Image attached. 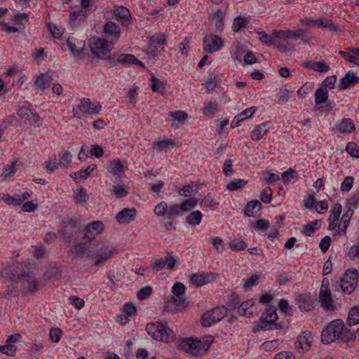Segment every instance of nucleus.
Wrapping results in <instances>:
<instances>
[{
    "instance_id": "ddd939ff",
    "label": "nucleus",
    "mask_w": 359,
    "mask_h": 359,
    "mask_svg": "<svg viewBox=\"0 0 359 359\" xmlns=\"http://www.w3.org/2000/svg\"><path fill=\"white\" fill-rule=\"evenodd\" d=\"M215 278V275L212 272L196 273L189 276V283L194 286L201 287L212 282Z\"/></svg>"
},
{
    "instance_id": "7ed1b4c3",
    "label": "nucleus",
    "mask_w": 359,
    "mask_h": 359,
    "mask_svg": "<svg viewBox=\"0 0 359 359\" xmlns=\"http://www.w3.org/2000/svg\"><path fill=\"white\" fill-rule=\"evenodd\" d=\"M114 253V249L111 245L105 242L99 241L86 256L90 257L95 264H99L110 259Z\"/></svg>"
},
{
    "instance_id": "a18cd8bd",
    "label": "nucleus",
    "mask_w": 359,
    "mask_h": 359,
    "mask_svg": "<svg viewBox=\"0 0 359 359\" xmlns=\"http://www.w3.org/2000/svg\"><path fill=\"white\" fill-rule=\"evenodd\" d=\"M347 322L349 325L359 323V305L353 306L348 313Z\"/></svg>"
},
{
    "instance_id": "79ce46f5",
    "label": "nucleus",
    "mask_w": 359,
    "mask_h": 359,
    "mask_svg": "<svg viewBox=\"0 0 359 359\" xmlns=\"http://www.w3.org/2000/svg\"><path fill=\"white\" fill-rule=\"evenodd\" d=\"M198 187L194 183H191L184 186L179 191L178 194L184 197H190L198 193Z\"/></svg>"
},
{
    "instance_id": "a211bd4d",
    "label": "nucleus",
    "mask_w": 359,
    "mask_h": 359,
    "mask_svg": "<svg viewBox=\"0 0 359 359\" xmlns=\"http://www.w3.org/2000/svg\"><path fill=\"white\" fill-rule=\"evenodd\" d=\"M67 45L74 56L81 57L86 46V43L84 41L74 36H69L67 40Z\"/></svg>"
},
{
    "instance_id": "f3484780",
    "label": "nucleus",
    "mask_w": 359,
    "mask_h": 359,
    "mask_svg": "<svg viewBox=\"0 0 359 359\" xmlns=\"http://www.w3.org/2000/svg\"><path fill=\"white\" fill-rule=\"evenodd\" d=\"M222 46L223 41L218 36L210 34L204 38L203 48L208 53L219 51Z\"/></svg>"
},
{
    "instance_id": "864d4df0",
    "label": "nucleus",
    "mask_w": 359,
    "mask_h": 359,
    "mask_svg": "<svg viewBox=\"0 0 359 359\" xmlns=\"http://www.w3.org/2000/svg\"><path fill=\"white\" fill-rule=\"evenodd\" d=\"M198 204V199L196 198H189L184 200L180 204L182 212H187L194 209Z\"/></svg>"
},
{
    "instance_id": "a19ab883",
    "label": "nucleus",
    "mask_w": 359,
    "mask_h": 359,
    "mask_svg": "<svg viewBox=\"0 0 359 359\" xmlns=\"http://www.w3.org/2000/svg\"><path fill=\"white\" fill-rule=\"evenodd\" d=\"M117 62L123 65L138 64L140 66L144 67L142 62L137 60L135 57L131 54H121L118 55Z\"/></svg>"
},
{
    "instance_id": "f8f14e48",
    "label": "nucleus",
    "mask_w": 359,
    "mask_h": 359,
    "mask_svg": "<svg viewBox=\"0 0 359 359\" xmlns=\"http://www.w3.org/2000/svg\"><path fill=\"white\" fill-rule=\"evenodd\" d=\"M78 109L86 115L93 117L100 113L102 105L100 103L93 104L88 98H82Z\"/></svg>"
},
{
    "instance_id": "ea45409f",
    "label": "nucleus",
    "mask_w": 359,
    "mask_h": 359,
    "mask_svg": "<svg viewBox=\"0 0 359 359\" xmlns=\"http://www.w3.org/2000/svg\"><path fill=\"white\" fill-rule=\"evenodd\" d=\"M337 129L343 133H351L355 130V125L351 118H344L339 123Z\"/></svg>"
},
{
    "instance_id": "393cba45",
    "label": "nucleus",
    "mask_w": 359,
    "mask_h": 359,
    "mask_svg": "<svg viewBox=\"0 0 359 359\" xmlns=\"http://www.w3.org/2000/svg\"><path fill=\"white\" fill-rule=\"evenodd\" d=\"M126 166L118 160L114 159L109 162L108 171L115 177L119 178L124 175Z\"/></svg>"
},
{
    "instance_id": "4468645a",
    "label": "nucleus",
    "mask_w": 359,
    "mask_h": 359,
    "mask_svg": "<svg viewBox=\"0 0 359 359\" xmlns=\"http://www.w3.org/2000/svg\"><path fill=\"white\" fill-rule=\"evenodd\" d=\"M177 263L178 260L175 256L168 255L165 257L154 260L151 263V266L157 271L163 269L172 270Z\"/></svg>"
},
{
    "instance_id": "5fc2aeb1",
    "label": "nucleus",
    "mask_w": 359,
    "mask_h": 359,
    "mask_svg": "<svg viewBox=\"0 0 359 359\" xmlns=\"http://www.w3.org/2000/svg\"><path fill=\"white\" fill-rule=\"evenodd\" d=\"M114 14L118 20H127L130 17L129 10L124 6L116 7Z\"/></svg>"
},
{
    "instance_id": "f03ea898",
    "label": "nucleus",
    "mask_w": 359,
    "mask_h": 359,
    "mask_svg": "<svg viewBox=\"0 0 359 359\" xmlns=\"http://www.w3.org/2000/svg\"><path fill=\"white\" fill-rule=\"evenodd\" d=\"M213 341L212 336H208L202 339L188 338L181 341L180 346L182 350L194 355H198L205 352Z\"/></svg>"
},
{
    "instance_id": "6ab92c4d",
    "label": "nucleus",
    "mask_w": 359,
    "mask_h": 359,
    "mask_svg": "<svg viewBox=\"0 0 359 359\" xmlns=\"http://www.w3.org/2000/svg\"><path fill=\"white\" fill-rule=\"evenodd\" d=\"M104 230V224L100 221H95L88 224L85 228L84 236L92 239L100 235Z\"/></svg>"
},
{
    "instance_id": "bb28decb",
    "label": "nucleus",
    "mask_w": 359,
    "mask_h": 359,
    "mask_svg": "<svg viewBox=\"0 0 359 359\" xmlns=\"http://www.w3.org/2000/svg\"><path fill=\"white\" fill-rule=\"evenodd\" d=\"M278 318L276 310L273 306H267L265 312L262 315L261 320L264 327L266 328L267 325H271Z\"/></svg>"
},
{
    "instance_id": "473e14b6",
    "label": "nucleus",
    "mask_w": 359,
    "mask_h": 359,
    "mask_svg": "<svg viewBox=\"0 0 359 359\" xmlns=\"http://www.w3.org/2000/svg\"><path fill=\"white\" fill-rule=\"evenodd\" d=\"M188 303L184 297V295L181 296H172L171 302H169L168 306L172 311L181 310L187 306Z\"/></svg>"
},
{
    "instance_id": "6e6552de",
    "label": "nucleus",
    "mask_w": 359,
    "mask_h": 359,
    "mask_svg": "<svg viewBox=\"0 0 359 359\" xmlns=\"http://www.w3.org/2000/svg\"><path fill=\"white\" fill-rule=\"evenodd\" d=\"M227 309L224 306H218L203 313L201 316V325L210 327L221 320L226 314Z\"/></svg>"
},
{
    "instance_id": "6e6d98bb",
    "label": "nucleus",
    "mask_w": 359,
    "mask_h": 359,
    "mask_svg": "<svg viewBox=\"0 0 359 359\" xmlns=\"http://www.w3.org/2000/svg\"><path fill=\"white\" fill-rule=\"evenodd\" d=\"M296 177V171L292 168H289L282 173V180L284 184H291L294 182Z\"/></svg>"
},
{
    "instance_id": "b1692460",
    "label": "nucleus",
    "mask_w": 359,
    "mask_h": 359,
    "mask_svg": "<svg viewBox=\"0 0 359 359\" xmlns=\"http://www.w3.org/2000/svg\"><path fill=\"white\" fill-rule=\"evenodd\" d=\"M306 31L302 29H297L295 31L290 30H275V36L278 39H298L301 36L304 34Z\"/></svg>"
},
{
    "instance_id": "4c0bfd02",
    "label": "nucleus",
    "mask_w": 359,
    "mask_h": 359,
    "mask_svg": "<svg viewBox=\"0 0 359 359\" xmlns=\"http://www.w3.org/2000/svg\"><path fill=\"white\" fill-rule=\"evenodd\" d=\"M315 104L320 105L327 102L328 99V90L319 88L315 92Z\"/></svg>"
},
{
    "instance_id": "0eeeda50",
    "label": "nucleus",
    "mask_w": 359,
    "mask_h": 359,
    "mask_svg": "<svg viewBox=\"0 0 359 359\" xmlns=\"http://www.w3.org/2000/svg\"><path fill=\"white\" fill-rule=\"evenodd\" d=\"M319 303L324 310L334 311L335 309L330 290V283L327 278L322 281L319 292Z\"/></svg>"
},
{
    "instance_id": "774afa93",
    "label": "nucleus",
    "mask_w": 359,
    "mask_h": 359,
    "mask_svg": "<svg viewBox=\"0 0 359 359\" xmlns=\"http://www.w3.org/2000/svg\"><path fill=\"white\" fill-rule=\"evenodd\" d=\"M348 257L353 261H359V243L351 246L348 251Z\"/></svg>"
},
{
    "instance_id": "2f4dec72",
    "label": "nucleus",
    "mask_w": 359,
    "mask_h": 359,
    "mask_svg": "<svg viewBox=\"0 0 359 359\" xmlns=\"http://www.w3.org/2000/svg\"><path fill=\"white\" fill-rule=\"evenodd\" d=\"M90 197L87 193V191L83 187H80L74 191L73 201L77 204L82 205L87 203Z\"/></svg>"
},
{
    "instance_id": "7c9ffc66",
    "label": "nucleus",
    "mask_w": 359,
    "mask_h": 359,
    "mask_svg": "<svg viewBox=\"0 0 359 359\" xmlns=\"http://www.w3.org/2000/svg\"><path fill=\"white\" fill-rule=\"evenodd\" d=\"M262 204L257 200H252L248 202L244 208V213L248 217H255L261 210Z\"/></svg>"
},
{
    "instance_id": "f257e3e1",
    "label": "nucleus",
    "mask_w": 359,
    "mask_h": 359,
    "mask_svg": "<svg viewBox=\"0 0 359 359\" xmlns=\"http://www.w3.org/2000/svg\"><path fill=\"white\" fill-rule=\"evenodd\" d=\"M146 330L149 336L155 340L168 343L175 339V333L164 322L156 321L148 323Z\"/></svg>"
},
{
    "instance_id": "052dcab7",
    "label": "nucleus",
    "mask_w": 359,
    "mask_h": 359,
    "mask_svg": "<svg viewBox=\"0 0 359 359\" xmlns=\"http://www.w3.org/2000/svg\"><path fill=\"white\" fill-rule=\"evenodd\" d=\"M167 210L168 204L163 201L155 206L154 211L157 216L167 217Z\"/></svg>"
},
{
    "instance_id": "58836bf2",
    "label": "nucleus",
    "mask_w": 359,
    "mask_h": 359,
    "mask_svg": "<svg viewBox=\"0 0 359 359\" xmlns=\"http://www.w3.org/2000/svg\"><path fill=\"white\" fill-rule=\"evenodd\" d=\"M255 302L252 299H248L241 304L238 307V313L242 316H251L252 315V307L253 306Z\"/></svg>"
},
{
    "instance_id": "49530a36",
    "label": "nucleus",
    "mask_w": 359,
    "mask_h": 359,
    "mask_svg": "<svg viewBox=\"0 0 359 359\" xmlns=\"http://www.w3.org/2000/svg\"><path fill=\"white\" fill-rule=\"evenodd\" d=\"M51 81V76L48 74H41L36 79L35 84L40 88H46Z\"/></svg>"
},
{
    "instance_id": "412c9836",
    "label": "nucleus",
    "mask_w": 359,
    "mask_h": 359,
    "mask_svg": "<svg viewBox=\"0 0 359 359\" xmlns=\"http://www.w3.org/2000/svg\"><path fill=\"white\" fill-rule=\"evenodd\" d=\"M224 13L222 10H217L210 14L209 20L212 27H215L216 31H222L224 26Z\"/></svg>"
},
{
    "instance_id": "338daca9",
    "label": "nucleus",
    "mask_w": 359,
    "mask_h": 359,
    "mask_svg": "<svg viewBox=\"0 0 359 359\" xmlns=\"http://www.w3.org/2000/svg\"><path fill=\"white\" fill-rule=\"evenodd\" d=\"M353 184V177L351 176H347L341 184V190L342 191H349L351 189Z\"/></svg>"
},
{
    "instance_id": "de8ad7c7",
    "label": "nucleus",
    "mask_w": 359,
    "mask_h": 359,
    "mask_svg": "<svg viewBox=\"0 0 359 359\" xmlns=\"http://www.w3.org/2000/svg\"><path fill=\"white\" fill-rule=\"evenodd\" d=\"M202 213L199 210H194L187 217V222L193 226L200 224L202 219Z\"/></svg>"
},
{
    "instance_id": "aec40b11",
    "label": "nucleus",
    "mask_w": 359,
    "mask_h": 359,
    "mask_svg": "<svg viewBox=\"0 0 359 359\" xmlns=\"http://www.w3.org/2000/svg\"><path fill=\"white\" fill-rule=\"evenodd\" d=\"M359 82V77L353 72H348L339 81V90H345L355 86Z\"/></svg>"
},
{
    "instance_id": "39448f33",
    "label": "nucleus",
    "mask_w": 359,
    "mask_h": 359,
    "mask_svg": "<svg viewBox=\"0 0 359 359\" xmlns=\"http://www.w3.org/2000/svg\"><path fill=\"white\" fill-rule=\"evenodd\" d=\"M341 210L342 206L340 203H335L332 205L330 215L328 218V228L330 230H336L337 234L344 236L346 234L347 229H344V231H343L341 226V224L344 222L343 216L339 220Z\"/></svg>"
},
{
    "instance_id": "0e129e2a",
    "label": "nucleus",
    "mask_w": 359,
    "mask_h": 359,
    "mask_svg": "<svg viewBox=\"0 0 359 359\" xmlns=\"http://www.w3.org/2000/svg\"><path fill=\"white\" fill-rule=\"evenodd\" d=\"M260 199L264 203H269L272 199V191L269 187L264 188L260 194Z\"/></svg>"
},
{
    "instance_id": "c9c22d12",
    "label": "nucleus",
    "mask_w": 359,
    "mask_h": 359,
    "mask_svg": "<svg viewBox=\"0 0 359 359\" xmlns=\"http://www.w3.org/2000/svg\"><path fill=\"white\" fill-rule=\"evenodd\" d=\"M154 145L158 150L166 151L168 149L175 147V143L173 140L163 137V139L156 141Z\"/></svg>"
},
{
    "instance_id": "5701e85b",
    "label": "nucleus",
    "mask_w": 359,
    "mask_h": 359,
    "mask_svg": "<svg viewBox=\"0 0 359 359\" xmlns=\"http://www.w3.org/2000/svg\"><path fill=\"white\" fill-rule=\"evenodd\" d=\"M104 32L112 41H117L121 35V29L113 22H107L104 26Z\"/></svg>"
},
{
    "instance_id": "c03bdc74",
    "label": "nucleus",
    "mask_w": 359,
    "mask_h": 359,
    "mask_svg": "<svg viewBox=\"0 0 359 359\" xmlns=\"http://www.w3.org/2000/svg\"><path fill=\"white\" fill-rule=\"evenodd\" d=\"M259 276L257 274H252L249 277L242 280V283L245 290H250L252 287L259 283Z\"/></svg>"
},
{
    "instance_id": "69168bd1",
    "label": "nucleus",
    "mask_w": 359,
    "mask_h": 359,
    "mask_svg": "<svg viewBox=\"0 0 359 359\" xmlns=\"http://www.w3.org/2000/svg\"><path fill=\"white\" fill-rule=\"evenodd\" d=\"M62 330L60 328H51L49 331L50 339L55 343H57L62 336Z\"/></svg>"
},
{
    "instance_id": "c756f323",
    "label": "nucleus",
    "mask_w": 359,
    "mask_h": 359,
    "mask_svg": "<svg viewBox=\"0 0 359 359\" xmlns=\"http://www.w3.org/2000/svg\"><path fill=\"white\" fill-rule=\"evenodd\" d=\"M21 287L27 289L29 292H34L38 289V283L34 278L31 276H22L20 278Z\"/></svg>"
},
{
    "instance_id": "bf43d9fd",
    "label": "nucleus",
    "mask_w": 359,
    "mask_h": 359,
    "mask_svg": "<svg viewBox=\"0 0 359 359\" xmlns=\"http://www.w3.org/2000/svg\"><path fill=\"white\" fill-rule=\"evenodd\" d=\"M348 154L354 158H359V146L355 142H348L346 147Z\"/></svg>"
},
{
    "instance_id": "4be33fe9",
    "label": "nucleus",
    "mask_w": 359,
    "mask_h": 359,
    "mask_svg": "<svg viewBox=\"0 0 359 359\" xmlns=\"http://www.w3.org/2000/svg\"><path fill=\"white\" fill-rule=\"evenodd\" d=\"M135 208H123L116 216L117 222L120 224H128L136 216Z\"/></svg>"
},
{
    "instance_id": "1a4fd4ad",
    "label": "nucleus",
    "mask_w": 359,
    "mask_h": 359,
    "mask_svg": "<svg viewBox=\"0 0 359 359\" xmlns=\"http://www.w3.org/2000/svg\"><path fill=\"white\" fill-rule=\"evenodd\" d=\"M89 46L92 53L99 57L109 53L112 48L113 43L104 39L94 38L90 39Z\"/></svg>"
},
{
    "instance_id": "72a5a7b5",
    "label": "nucleus",
    "mask_w": 359,
    "mask_h": 359,
    "mask_svg": "<svg viewBox=\"0 0 359 359\" xmlns=\"http://www.w3.org/2000/svg\"><path fill=\"white\" fill-rule=\"evenodd\" d=\"M8 20H11V25L5 22H0V25L2 29L8 33H15L18 32L21 24H20L15 19V15L11 16Z\"/></svg>"
},
{
    "instance_id": "e433bc0d",
    "label": "nucleus",
    "mask_w": 359,
    "mask_h": 359,
    "mask_svg": "<svg viewBox=\"0 0 359 359\" xmlns=\"http://www.w3.org/2000/svg\"><path fill=\"white\" fill-rule=\"evenodd\" d=\"M229 247L232 251L238 252L245 250L248 244L241 238H233L229 241Z\"/></svg>"
},
{
    "instance_id": "c85d7f7f",
    "label": "nucleus",
    "mask_w": 359,
    "mask_h": 359,
    "mask_svg": "<svg viewBox=\"0 0 359 359\" xmlns=\"http://www.w3.org/2000/svg\"><path fill=\"white\" fill-rule=\"evenodd\" d=\"M256 111H257L256 107H248V108L244 109L243 111H242L241 113H239L234 117V118L231 123V125L235 127L238 126V124L241 121H243L245 119L251 118L254 115V114L256 112Z\"/></svg>"
},
{
    "instance_id": "9d476101",
    "label": "nucleus",
    "mask_w": 359,
    "mask_h": 359,
    "mask_svg": "<svg viewBox=\"0 0 359 359\" xmlns=\"http://www.w3.org/2000/svg\"><path fill=\"white\" fill-rule=\"evenodd\" d=\"M313 338L309 331H303L297 337L294 348L299 352H307L311 349Z\"/></svg>"
},
{
    "instance_id": "8fccbe9b",
    "label": "nucleus",
    "mask_w": 359,
    "mask_h": 359,
    "mask_svg": "<svg viewBox=\"0 0 359 359\" xmlns=\"http://www.w3.org/2000/svg\"><path fill=\"white\" fill-rule=\"evenodd\" d=\"M151 88L154 92L162 93L165 90V83L152 76L151 78Z\"/></svg>"
},
{
    "instance_id": "20e7f679",
    "label": "nucleus",
    "mask_w": 359,
    "mask_h": 359,
    "mask_svg": "<svg viewBox=\"0 0 359 359\" xmlns=\"http://www.w3.org/2000/svg\"><path fill=\"white\" fill-rule=\"evenodd\" d=\"M344 327L341 320H334L330 322L322 331L321 339L325 344H329L340 338Z\"/></svg>"
},
{
    "instance_id": "09e8293b",
    "label": "nucleus",
    "mask_w": 359,
    "mask_h": 359,
    "mask_svg": "<svg viewBox=\"0 0 359 359\" xmlns=\"http://www.w3.org/2000/svg\"><path fill=\"white\" fill-rule=\"evenodd\" d=\"M249 23V19L245 17L238 16L234 18L232 29L233 32H239L243 27Z\"/></svg>"
},
{
    "instance_id": "a878e982",
    "label": "nucleus",
    "mask_w": 359,
    "mask_h": 359,
    "mask_svg": "<svg viewBox=\"0 0 359 359\" xmlns=\"http://www.w3.org/2000/svg\"><path fill=\"white\" fill-rule=\"evenodd\" d=\"M269 122H264L256 126L251 132V139L255 141L261 140L269 132Z\"/></svg>"
},
{
    "instance_id": "680f3d73",
    "label": "nucleus",
    "mask_w": 359,
    "mask_h": 359,
    "mask_svg": "<svg viewBox=\"0 0 359 359\" xmlns=\"http://www.w3.org/2000/svg\"><path fill=\"white\" fill-rule=\"evenodd\" d=\"M246 184L247 182L243 180H237L236 181H232L228 183L226 185V189L229 191H236L238 189L244 187Z\"/></svg>"
},
{
    "instance_id": "37998d69",
    "label": "nucleus",
    "mask_w": 359,
    "mask_h": 359,
    "mask_svg": "<svg viewBox=\"0 0 359 359\" xmlns=\"http://www.w3.org/2000/svg\"><path fill=\"white\" fill-rule=\"evenodd\" d=\"M111 191L116 198H123L128 194V187L124 184H117L112 187Z\"/></svg>"
},
{
    "instance_id": "e2e57ef3",
    "label": "nucleus",
    "mask_w": 359,
    "mask_h": 359,
    "mask_svg": "<svg viewBox=\"0 0 359 359\" xmlns=\"http://www.w3.org/2000/svg\"><path fill=\"white\" fill-rule=\"evenodd\" d=\"M253 226L257 232L266 231L269 228V221L266 219H258L253 224Z\"/></svg>"
},
{
    "instance_id": "dca6fc26",
    "label": "nucleus",
    "mask_w": 359,
    "mask_h": 359,
    "mask_svg": "<svg viewBox=\"0 0 359 359\" xmlns=\"http://www.w3.org/2000/svg\"><path fill=\"white\" fill-rule=\"evenodd\" d=\"M137 314V309L134 304L131 303L125 304L121 310V314L118 316L116 321L121 325H125L132 318Z\"/></svg>"
},
{
    "instance_id": "603ef678",
    "label": "nucleus",
    "mask_w": 359,
    "mask_h": 359,
    "mask_svg": "<svg viewBox=\"0 0 359 359\" xmlns=\"http://www.w3.org/2000/svg\"><path fill=\"white\" fill-rule=\"evenodd\" d=\"M319 222L318 220H315L311 222L310 223L304 225L302 229V232L307 236H311L313 234V233L319 229Z\"/></svg>"
},
{
    "instance_id": "13d9d810",
    "label": "nucleus",
    "mask_w": 359,
    "mask_h": 359,
    "mask_svg": "<svg viewBox=\"0 0 359 359\" xmlns=\"http://www.w3.org/2000/svg\"><path fill=\"white\" fill-rule=\"evenodd\" d=\"M219 205V203L212 198H205L201 202V207L205 211L210 209H215Z\"/></svg>"
},
{
    "instance_id": "4d7b16f0",
    "label": "nucleus",
    "mask_w": 359,
    "mask_h": 359,
    "mask_svg": "<svg viewBox=\"0 0 359 359\" xmlns=\"http://www.w3.org/2000/svg\"><path fill=\"white\" fill-rule=\"evenodd\" d=\"M182 212L180 205L173 204L168 206L167 218H174Z\"/></svg>"
},
{
    "instance_id": "f704fd0d",
    "label": "nucleus",
    "mask_w": 359,
    "mask_h": 359,
    "mask_svg": "<svg viewBox=\"0 0 359 359\" xmlns=\"http://www.w3.org/2000/svg\"><path fill=\"white\" fill-rule=\"evenodd\" d=\"M256 32L259 36L260 41L264 44L271 46L274 44L277 41V37L275 36V30H273L272 34L270 35L260 29L256 30Z\"/></svg>"
},
{
    "instance_id": "2eb2a0df",
    "label": "nucleus",
    "mask_w": 359,
    "mask_h": 359,
    "mask_svg": "<svg viewBox=\"0 0 359 359\" xmlns=\"http://www.w3.org/2000/svg\"><path fill=\"white\" fill-rule=\"evenodd\" d=\"M21 337L20 334L8 336L6 341V344L0 346V352L8 356L15 355L17 351V346L15 344L20 341Z\"/></svg>"
},
{
    "instance_id": "9b49d317",
    "label": "nucleus",
    "mask_w": 359,
    "mask_h": 359,
    "mask_svg": "<svg viewBox=\"0 0 359 359\" xmlns=\"http://www.w3.org/2000/svg\"><path fill=\"white\" fill-rule=\"evenodd\" d=\"M359 203V197L356 195L348 196L346 201V207L347 208L343 215L344 223L341 224L343 231L344 229H347L349 225L350 219L353 214V210L355 209Z\"/></svg>"
},
{
    "instance_id": "3c124183",
    "label": "nucleus",
    "mask_w": 359,
    "mask_h": 359,
    "mask_svg": "<svg viewBox=\"0 0 359 359\" xmlns=\"http://www.w3.org/2000/svg\"><path fill=\"white\" fill-rule=\"evenodd\" d=\"M48 27L51 35L57 39H60L65 32V28L63 27L55 24L48 23Z\"/></svg>"
},
{
    "instance_id": "423d86ee",
    "label": "nucleus",
    "mask_w": 359,
    "mask_h": 359,
    "mask_svg": "<svg viewBox=\"0 0 359 359\" xmlns=\"http://www.w3.org/2000/svg\"><path fill=\"white\" fill-rule=\"evenodd\" d=\"M358 272L356 269L347 270L340 280V287L344 293L351 294L356 288Z\"/></svg>"
},
{
    "instance_id": "cd10ccee",
    "label": "nucleus",
    "mask_w": 359,
    "mask_h": 359,
    "mask_svg": "<svg viewBox=\"0 0 359 359\" xmlns=\"http://www.w3.org/2000/svg\"><path fill=\"white\" fill-rule=\"evenodd\" d=\"M303 66L308 69H311L320 73H326L330 70L329 65L324 61H306L303 63Z\"/></svg>"
}]
</instances>
